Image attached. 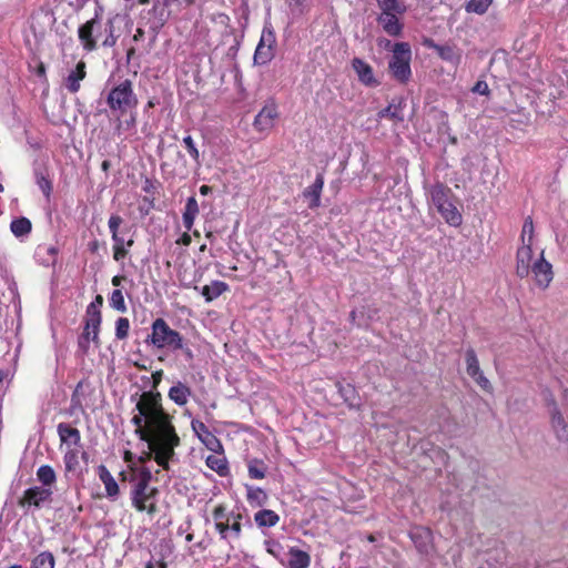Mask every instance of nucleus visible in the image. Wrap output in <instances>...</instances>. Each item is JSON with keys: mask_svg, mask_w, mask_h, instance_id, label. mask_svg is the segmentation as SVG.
<instances>
[{"mask_svg": "<svg viewBox=\"0 0 568 568\" xmlns=\"http://www.w3.org/2000/svg\"><path fill=\"white\" fill-rule=\"evenodd\" d=\"M520 241L521 243L534 244V221L531 216H527L524 221Z\"/></svg>", "mask_w": 568, "mask_h": 568, "instance_id": "obj_41", "label": "nucleus"}, {"mask_svg": "<svg viewBox=\"0 0 568 568\" xmlns=\"http://www.w3.org/2000/svg\"><path fill=\"white\" fill-rule=\"evenodd\" d=\"M135 409L138 414L133 415L131 423L135 426V435L148 444V458L153 457L160 467L169 470L181 439L172 423V416L162 406L161 394L153 390L142 393ZM145 459L144 456L139 457L140 463Z\"/></svg>", "mask_w": 568, "mask_h": 568, "instance_id": "obj_1", "label": "nucleus"}, {"mask_svg": "<svg viewBox=\"0 0 568 568\" xmlns=\"http://www.w3.org/2000/svg\"><path fill=\"white\" fill-rule=\"evenodd\" d=\"M484 390L491 392L490 382L480 372L477 376L471 377Z\"/></svg>", "mask_w": 568, "mask_h": 568, "instance_id": "obj_53", "label": "nucleus"}, {"mask_svg": "<svg viewBox=\"0 0 568 568\" xmlns=\"http://www.w3.org/2000/svg\"><path fill=\"white\" fill-rule=\"evenodd\" d=\"M351 321L354 325H357V326H363L365 325L366 323L362 322V321H358V311H352L351 312Z\"/></svg>", "mask_w": 568, "mask_h": 568, "instance_id": "obj_60", "label": "nucleus"}, {"mask_svg": "<svg viewBox=\"0 0 568 568\" xmlns=\"http://www.w3.org/2000/svg\"><path fill=\"white\" fill-rule=\"evenodd\" d=\"M109 304L113 310L120 313H125L128 311L123 293L120 288L113 290L109 298Z\"/></svg>", "mask_w": 568, "mask_h": 568, "instance_id": "obj_38", "label": "nucleus"}, {"mask_svg": "<svg viewBox=\"0 0 568 568\" xmlns=\"http://www.w3.org/2000/svg\"><path fill=\"white\" fill-rule=\"evenodd\" d=\"M183 144L187 150L190 156L194 160L196 164H200V152L195 145V142L191 135H186L183 138Z\"/></svg>", "mask_w": 568, "mask_h": 568, "instance_id": "obj_46", "label": "nucleus"}, {"mask_svg": "<svg viewBox=\"0 0 568 568\" xmlns=\"http://www.w3.org/2000/svg\"><path fill=\"white\" fill-rule=\"evenodd\" d=\"M133 458H134V456H133V454H132L130 450H125V452H124V454H123V460H124L125 463H128V464H129V466H130V465H136V464L133 462Z\"/></svg>", "mask_w": 568, "mask_h": 568, "instance_id": "obj_61", "label": "nucleus"}, {"mask_svg": "<svg viewBox=\"0 0 568 568\" xmlns=\"http://www.w3.org/2000/svg\"><path fill=\"white\" fill-rule=\"evenodd\" d=\"M192 2H193V0H165V6H168V7H172V6L186 7V6L191 4Z\"/></svg>", "mask_w": 568, "mask_h": 568, "instance_id": "obj_57", "label": "nucleus"}, {"mask_svg": "<svg viewBox=\"0 0 568 568\" xmlns=\"http://www.w3.org/2000/svg\"><path fill=\"white\" fill-rule=\"evenodd\" d=\"M162 377H163V371L162 369H159V371H156V372H154L152 374V387L153 388H158V386L162 382Z\"/></svg>", "mask_w": 568, "mask_h": 568, "instance_id": "obj_58", "label": "nucleus"}, {"mask_svg": "<svg viewBox=\"0 0 568 568\" xmlns=\"http://www.w3.org/2000/svg\"><path fill=\"white\" fill-rule=\"evenodd\" d=\"M122 222H123V220L120 215L113 214L110 216V219L108 221V226L112 234V237L121 235L119 232V227L122 224Z\"/></svg>", "mask_w": 568, "mask_h": 568, "instance_id": "obj_51", "label": "nucleus"}, {"mask_svg": "<svg viewBox=\"0 0 568 568\" xmlns=\"http://www.w3.org/2000/svg\"><path fill=\"white\" fill-rule=\"evenodd\" d=\"M410 539L415 547L422 555H430L433 551L432 532L424 527L414 528L410 534Z\"/></svg>", "mask_w": 568, "mask_h": 568, "instance_id": "obj_16", "label": "nucleus"}, {"mask_svg": "<svg viewBox=\"0 0 568 568\" xmlns=\"http://www.w3.org/2000/svg\"><path fill=\"white\" fill-rule=\"evenodd\" d=\"M180 349L183 351L187 361H191L193 358V352L190 347L183 345V348Z\"/></svg>", "mask_w": 568, "mask_h": 568, "instance_id": "obj_64", "label": "nucleus"}, {"mask_svg": "<svg viewBox=\"0 0 568 568\" xmlns=\"http://www.w3.org/2000/svg\"><path fill=\"white\" fill-rule=\"evenodd\" d=\"M192 395L191 388L183 382L178 381L171 386L168 397L178 406H185Z\"/></svg>", "mask_w": 568, "mask_h": 568, "instance_id": "obj_21", "label": "nucleus"}, {"mask_svg": "<svg viewBox=\"0 0 568 568\" xmlns=\"http://www.w3.org/2000/svg\"><path fill=\"white\" fill-rule=\"evenodd\" d=\"M130 475L121 471L122 480H128L131 485L130 499L131 505L138 511H145L153 516L156 511V496L159 489L151 486L153 475L145 466L130 465L128 466Z\"/></svg>", "mask_w": 568, "mask_h": 568, "instance_id": "obj_2", "label": "nucleus"}, {"mask_svg": "<svg viewBox=\"0 0 568 568\" xmlns=\"http://www.w3.org/2000/svg\"><path fill=\"white\" fill-rule=\"evenodd\" d=\"M229 290V285L222 281H213L210 285L202 287V295L206 302H212Z\"/></svg>", "mask_w": 568, "mask_h": 568, "instance_id": "obj_30", "label": "nucleus"}, {"mask_svg": "<svg viewBox=\"0 0 568 568\" xmlns=\"http://www.w3.org/2000/svg\"><path fill=\"white\" fill-rule=\"evenodd\" d=\"M248 476L253 479H263L267 473L266 464L257 458H253L247 463Z\"/></svg>", "mask_w": 568, "mask_h": 568, "instance_id": "obj_33", "label": "nucleus"}, {"mask_svg": "<svg viewBox=\"0 0 568 568\" xmlns=\"http://www.w3.org/2000/svg\"><path fill=\"white\" fill-rule=\"evenodd\" d=\"M102 29V22L97 18L87 21L79 28V39L85 51L90 52L97 48Z\"/></svg>", "mask_w": 568, "mask_h": 568, "instance_id": "obj_10", "label": "nucleus"}, {"mask_svg": "<svg viewBox=\"0 0 568 568\" xmlns=\"http://www.w3.org/2000/svg\"><path fill=\"white\" fill-rule=\"evenodd\" d=\"M290 13L293 18H298L308 12L311 8L310 0H285Z\"/></svg>", "mask_w": 568, "mask_h": 568, "instance_id": "obj_35", "label": "nucleus"}, {"mask_svg": "<svg viewBox=\"0 0 568 568\" xmlns=\"http://www.w3.org/2000/svg\"><path fill=\"white\" fill-rule=\"evenodd\" d=\"M403 109H404V100L403 99H399L397 101L393 100L385 109L381 110L377 115L379 119L387 118L395 122H403L404 121Z\"/></svg>", "mask_w": 568, "mask_h": 568, "instance_id": "obj_24", "label": "nucleus"}, {"mask_svg": "<svg viewBox=\"0 0 568 568\" xmlns=\"http://www.w3.org/2000/svg\"><path fill=\"white\" fill-rule=\"evenodd\" d=\"M182 219H183V225L186 229V231H191L192 227H193L195 217L184 216L183 215Z\"/></svg>", "mask_w": 568, "mask_h": 568, "instance_id": "obj_59", "label": "nucleus"}, {"mask_svg": "<svg viewBox=\"0 0 568 568\" xmlns=\"http://www.w3.org/2000/svg\"><path fill=\"white\" fill-rule=\"evenodd\" d=\"M246 499L252 507H262L266 504L268 497L264 489L245 485Z\"/></svg>", "mask_w": 568, "mask_h": 568, "instance_id": "obj_31", "label": "nucleus"}, {"mask_svg": "<svg viewBox=\"0 0 568 568\" xmlns=\"http://www.w3.org/2000/svg\"><path fill=\"white\" fill-rule=\"evenodd\" d=\"M232 518H235L234 513H230L227 515L226 520H221L215 523V529L220 534L221 539L229 540V524L232 520Z\"/></svg>", "mask_w": 568, "mask_h": 568, "instance_id": "obj_47", "label": "nucleus"}, {"mask_svg": "<svg viewBox=\"0 0 568 568\" xmlns=\"http://www.w3.org/2000/svg\"><path fill=\"white\" fill-rule=\"evenodd\" d=\"M113 241V258L121 262L129 254V248L134 244L133 239L125 240L122 235L112 237Z\"/></svg>", "mask_w": 568, "mask_h": 568, "instance_id": "obj_27", "label": "nucleus"}, {"mask_svg": "<svg viewBox=\"0 0 568 568\" xmlns=\"http://www.w3.org/2000/svg\"><path fill=\"white\" fill-rule=\"evenodd\" d=\"M85 63L79 61L73 70L64 79V85L70 93H77L80 90V83L85 78Z\"/></svg>", "mask_w": 568, "mask_h": 568, "instance_id": "obj_20", "label": "nucleus"}, {"mask_svg": "<svg viewBox=\"0 0 568 568\" xmlns=\"http://www.w3.org/2000/svg\"><path fill=\"white\" fill-rule=\"evenodd\" d=\"M54 557L50 551L40 552L31 564V568H54Z\"/></svg>", "mask_w": 568, "mask_h": 568, "instance_id": "obj_37", "label": "nucleus"}, {"mask_svg": "<svg viewBox=\"0 0 568 568\" xmlns=\"http://www.w3.org/2000/svg\"><path fill=\"white\" fill-rule=\"evenodd\" d=\"M379 14L376 20L383 31L390 37H399L404 24L400 17L407 11V6L403 0H376Z\"/></svg>", "mask_w": 568, "mask_h": 568, "instance_id": "obj_4", "label": "nucleus"}, {"mask_svg": "<svg viewBox=\"0 0 568 568\" xmlns=\"http://www.w3.org/2000/svg\"><path fill=\"white\" fill-rule=\"evenodd\" d=\"M215 455H209L205 459L206 466L216 471L220 476H226L229 473V464L223 453H214Z\"/></svg>", "mask_w": 568, "mask_h": 568, "instance_id": "obj_28", "label": "nucleus"}, {"mask_svg": "<svg viewBox=\"0 0 568 568\" xmlns=\"http://www.w3.org/2000/svg\"><path fill=\"white\" fill-rule=\"evenodd\" d=\"M242 515L235 514V518H232V520L229 524V540H226L229 544L233 540H237L241 537L242 534V524H241Z\"/></svg>", "mask_w": 568, "mask_h": 568, "instance_id": "obj_40", "label": "nucleus"}, {"mask_svg": "<svg viewBox=\"0 0 568 568\" xmlns=\"http://www.w3.org/2000/svg\"><path fill=\"white\" fill-rule=\"evenodd\" d=\"M101 325V312L98 310L95 303H90L87 307V321L84 332L79 338V347L83 351L88 349L89 342L92 339L95 344L99 343V328Z\"/></svg>", "mask_w": 568, "mask_h": 568, "instance_id": "obj_9", "label": "nucleus"}, {"mask_svg": "<svg viewBox=\"0 0 568 568\" xmlns=\"http://www.w3.org/2000/svg\"><path fill=\"white\" fill-rule=\"evenodd\" d=\"M352 67L357 74V78L361 83L366 87H377L379 82L376 80L374 75L373 68L359 58H354L352 60Z\"/></svg>", "mask_w": 568, "mask_h": 568, "instance_id": "obj_18", "label": "nucleus"}, {"mask_svg": "<svg viewBox=\"0 0 568 568\" xmlns=\"http://www.w3.org/2000/svg\"><path fill=\"white\" fill-rule=\"evenodd\" d=\"M105 102L113 115L124 116L128 112L134 111L139 100L132 81L124 79L114 83L105 94Z\"/></svg>", "mask_w": 568, "mask_h": 568, "instance_id": "obj_3", "label": "nucleus"}, {"mask_svg": "<svg viewBox=\"0 0 568 568\" xmlns=\"http://www.w3.org/2000/svg\"><path fill=\"white\" fill-rule=\"evenodd\" d=\"M466 366L467 374L470 377L477 376L481 372L476 353L471 348L466 352Z\"/></svg>", "mask_w": 568, "mask_h": 568, "instance_id": "obj_39", "label": "nucleus"}, {"mask_svg": "<svg viewBox=\"0 0 568 568\" xmlns=\"http://www.w3.org/2000/svg\"><path fill=\"white\" fill-rule=\"evenodd\" d=\"M10 230L16 237L27 236L31 232V222L27 217H19L11 222Z\"/></svg>", "mask_w": 568, "mask_h": 568, "instance_id": "obj_34", "label": "nucleus"}, {"mask_svg": "<svg viewBox=\"0 0 568 568\" xmlns=\"http://www.w3.org/2000/svg\"><path fill=\"white\" fill-rule=\"evenodd\" d=\"M264 546H265V549L266 551L272 555L274 558L276 559H281V551L283 549V547L281 546V544L276 540H273V539H267L264 541Z\"/></svg>", "mask_w": 568, "mask_h": 568, "instance_id": "obj_48", "label": "nucleus"}, {"mask_svg": "<svg viewBox=\"0 0 568 568\" xmlns=\"http://www.w3.org/2000/svg\"><path fill=\"white\" fill-rule=\"evenodd\" d=\"M99 479L104 485L105 497L115 501L120 496V487L110 470L104 465H99L97 468Z\"/></svg>", "mask_w": 568, "mask_h": 568, "instance_id": "obj_17", "label": "nucleus"}, {"mask_svg": "<svg viewBox=\"0 0 568 568\" xmlns=\"http://www.w3.org/2000/svg\"><path fill=\"white\" fill-rule=\"evenodd\" d=\"M324 186L323 174H317L312 185L303 191V196L310 200L308 207L316 209L321 204V194Z\"/></svg>", "mask_w": 568, "mask_h": 568, "instance_id": "obj_22", "label": "nucleus"}, {"mask_svg": "<svg viewBox=\"0 0 568 568\" xmlns=\"http://www.w3.org/2000/svg\"><path fill=\"white\" fill-rule=\"evenodd\" d=\"M549 415L550 428L560 443H568V423L561 410H555Z\"/></svg>", "mask_w": 568, "mask_h": 568, "instance_id": "obj_19", "label": "nucleus"}, {"mask_svg": "<svg viewBox=\"0 0 568 568\" xmlns=\"http://www.w3.org/2000/svg\"><path fill=\"white\" fill-rule=\"evenodd\" d=\"M450 189L443 183H435L428 189L432 205L436 207L446 223L452 226H459L463 222V216L450 201Z\"/></svg>", "mask_w": 568, "mask_h": 568, "instance_id": "obj_5", "label": "nucleus"}, {"mask_svg": "<svg viewBox=\"0 0 568 568\" xmlns=\"http://www.w3.org/2000/svg\"><path fill=\"white\" fill-rule=\"evenodd\" d=\"M144 34H145L144 30L141 29V28H138L135 33H134V36H133V41L134 42L142 41L143 38H144Z\"/></svg>", "mask_w": 568, "mask_h": 568, "instance_id": "obj_62", "label": "nucleus"}, {"mask_svg": "<svg viewBox=\"0 0 568 568\" xmlns=\"http://www.w3.org/2000/svg\"><path fill=\"white\" fill-rule=\"evenodd\" d=\"M197 214H199L197 201L195 200V197L191 196L186 201L183 215L184 216L196 217Z\"/></svg>", "mask_w": 568, "mask_h": 568, "instance_id": "obj_50", "label": "nucleus"}, {"mask_svg": "<svg viewBox=\"0 0 568 568\" xmlns=\"http://www.w3.org/2000/svg\"><path fill=\"white\" fill-rule=\"evenodd\" d=\"M491 4L493 0H469L465 4V10L468 13H476L483 16L488 11Z\"/></svg>", "mask_w": 568, "mask_h": 568, "instance_id": "obj_36", "label": "nucleus"}, {"mask_svg": "<svg viewBox=\"0 0 568 568\" xmlns=\"http://www.w3.org/2000/svg\"><path fill=\"white\" fill-rule=\"evenodd\" d=\"M37 480L40 487L53 489L57 483V474L50 465H42L37 469Z\"/></svg>", "mask_w": 568, "mask_h": 568, "instance_id": "obj_26", "label": "nucleus"}, {"mask_svg": "<svg viewBox=\"0 0 568 568\" xmlns=\"http://www.w3.org/2000/svg\"><path fill=\"white\" fill-rule=\"evenodd\" d=\"M129 113H130V118L124 121L121 120L122 116L114 115L115 116L114 130L118 134H120L122 130H129L135 125V115L133 114V111H131Z\"/></svg>", "mask_w": 568, "mask_h": 568, "instance_id": "obj_45", "label": "nucleus"}, {"mask_svg": "<svg viewBox=\"0 0 568 568\" xmlns=\"http://www.w3.org/2000/svg\"><path fill=\"white\" fill-rule=\"evenodd\" d=\"M473 91L481 95H487L489 93V88L485 81H477L473 88Z\"/></svg>", "mask_w": 568, "mask_h": 568, "instance_id": "obj_56", "label": "nucleus"}, {"mask_svg": "<svg viewBox=\"0 0 568 568\" xmlns=\"http://www.w3.org/2000/svg\"><path fill=\"white\" fill-rule=\"evenodd\" d=\"M124 281V276L122 275H115L112 277L111 283L114 287L121 286L122 282Z\"/></svg>", "mask_w": 568, "mask_h": 568, "instance_id": "obj_63", "label": "nucleus"}, {"mask_svg": "<svg viewBox=\"0 0 568 568\" xmlns=\"http://www.w3.org/2000/svg\"><path fill=\"white\" fill-rule=\"evenodd\" d=\"M254 521L260 527H274L280 521V516L271 509H262L255 513L254 515Z\"/></svg>", "mask_w": 568, "mask_h": 568, "instance_id": "obj_29", "label": "nucleus"}, {"mask_svg": "<svg viewBox=\"0 0 568 568\" xmlns=\"http://www.w3.org/2000/svg\"><path fill=\"white\" fill-rule=\"evenodd\" d=\"M53 495V489L43 488L40 486H33L28 488L22 499L20 500V506L24 507L28 506H34L37 508H40L42 504L51 500V497Z\"/></svg>", "mask_w": 568, "mask_h": 568, "instance_id": "obj_15", "label": "nucleus"}, {"mask_svg": "<svg viewBox=\"0 0 568 568\" xmlns=\"http://www.w3.org/2000/svg\"><path fill=\"white\" fill-rule=\"evenodd\" d=\"M530 274H532L535 283L539 288L546 290L550 285L554 278L552 265L546 261L544 250L539 251Z\"/></svg>", "mask_w": 568, "mask_h": 568, "instance_id": "obj_11", "label": "nucleus"}, {"mask_svg": "<svg viewBox=\"0 0 568 568\" xmlns=\"http://www.w3.org/2000/svg\"><path fill=\"white\" fill-rule=\"evenodd\" d=\"M150 342L156 348H168L172 352L183 348L182 335L172 329L169 324L161 317L156 318L151 325Z\"/></svg>", "mask_w": 568, "mask_h": 568, "instance_id": "obj_6", "label": "nucleus"}, {"mask_svg": "<svg viewBox=\"0 0 568 568\" xmlns=\"http://www.w3.org/2000/svg\"><path fill=\"white\" fill-rule=\"evenodd\" d=\"M437 52L443 60L449 61L452 63L457 64L460 60V54H458L454 48L449 45L437 47Z\"/></svg>", "mask_w": 568, "mask_h": 568, "instance_id": "obj_42", "label": "nucleus"}, {"mask_svg": "<svg viewBox=\"0 0 568 568\" xmlns=\"http://www.w3.org/2000/svg\"><path fill=\"white\" fill-rule=\"evenodd\" d=\"M36 182L39 186V189L42 191L43 195L49 199L51 191H52V184L51 181L45 176L43 172H36Z\"/></svg>", "mask_w": 568, "mask_h": 568, "instance_id": "obj_43", "label": "nucleus"}, {"mask_svg": "<svg viewBox=\"0 0 568 568\" xmlns=\"http://www.w3.org/2000/svg\"><path fill=\"white\" fill-rule=\"evenodd\" d=\"M278 116L277 105L274 101H268L254 119L255 130L263 132L272 129Z\"/></svg>", "mask_w": 568, "mask_h": 568, "instance_id": "obj_14", "label": "nucleus"}, {"mask_svg": "<svg viewBox=\"0 0 568 568\" xmlns=\"http://www.w3.org/2000/svg\"><path fill=\"white\" fill-rule=\"evenodd\" d=\"M130 322L126 317H119L115 322V337L125 339L129 335Z\"/></svg>", "mask_w": 568, "mask_h": 568, "instance_id": "obj_44", "label": "nucleus"}, {"mask_svg": "<svg viewBox=\"0 0 568 568\" xmlns=\"http://www.w3.org/2000/svg\"><path fill=\"white\" fill-rule=\"evenodd\" d=\"M341 392L343 396L345 397V400L348 402L349 406H356L358 405V402L355 400L354 389L349 386L347 388H341Z\"/></svg>", "mask_w": 568, "mask_h": 568, "instance_id": "obj_54", "label": "nucleus"}, {"mask_svg": "<svg viewBox=\"0 0 568 568\" xmlns=\"http://www.w3.org/2000/svg\"><path fill=\"white\" fill-rule=\"evenodd\" d=\"M276 37L271 23H265L262 30L261 39L255 49L254 63L258 65L267 64L275 55Z\"/></svg>", "mask_w": 568, "mask_h": 568, "instance_id": "obj_8", "label": "nucleus"}, {"mask_svg": "<svg viewBox=\"0 0 568 568\" xmlns=\"http://www.w3.org/2000/svg\"><path fill=\"white\" fill-rule=\"evenodd\" d=\"M63 464L65 476L68 474L80 475L79 452L77 449H68L63 455Z\"/></svg>", "mask_w": 568, "mask_h": 568, "instance_id": "obj_32", "label": "nucleus"}, {"mask_svg": "<svg viewBox=\"0 0 568 568\" xmlns=\"http://www.w3.org/2000/svg\"><path fill=\"white\" fill-rule=\"evenodd\" d=\"M544 402L547 407L548 414H551L555 410H561L551 392H549V390L544 392Z\"/></svg>", "mask_w": 568, "mask_h": 568, "instance_id": "obj_49", "label": "nucleus"}, {"mask_svg": "<svg viewBox=\"0 0 568 568\" xmlns=\"http://www.w3.org/2000/svg\"><path fill=\"white\" fill-rule=\"evenodd\" d=\"M290 560L288 568H308L311 565V556L296 547H291L288 550Z\"/></svg>", "mask_w": 568, "mask_h": 568, "instance_id": "obj_25", "label": "nucleus"}, {"mask_svg": "<svg viewBox=\"0 0 568 568\" xmlns=\"http://www.w3.org/2000/svg\"><path fill=\"white\" fill-rule=\"evenodd\" d=\"M410 45L407 42L395 43L388 62L389 71L395 80L406 83L410 79Z\"/></svg>", "mask_w": 568, "mask_h": 568, "instance_id": "obj_7", "label": "nucleus"}, {"mask_svg": "<svg viewBox=\"0 0 568 568\" xmlns=\"http://www.w3.org/2000/svg\"><path fill=\"white\" fill-rule=\"evenodd\" d=\"M191 427L201 443L213 453H223V445L221 440L207 428V426L199 420L193 419L191 422Z\"/></svg>", "mask_w": 568, "mask_h": 568, "instance_id": "obj_12", "label": "nucleus"}, {"mask_svg": "<svg viewBox=\"0 0 568 568\" xmlns=\"http://www.w3.org/2000/svg\"><path fill=\"white\" fill-rule=\"evenodd\" d=\"M227 513H226V508L224 505H217L214 510H213V519L215 523L217 521H221V520H226L227 518Z\"/></svg>", "mask_w": 568, "mask_h": 568, "instance_id": "obj_52", "label": "nucleus"}, {"mask_svg": "<svg viewBox=\"0 0 568 568\" xmlns=\"http://www.w3.org/2000/svg\"><path fill=\"white\" fill-rule=\"evenodd\" d=\"M534 244L521 243L516 254V274L520 277H527L530 274L535 258Z\"/></svg>", "mask_w": 568, "mask_h": 568, "instance_id": "obj_13", "label": "nucleus"}, {"mask_svg": "<svg viewBox=\"0 0 568 568\" xmlns=\"http://www.w3.org/2000/svg\"><path fill=\"white\" fill-rule=\"evenodd\" d=\"M60 440L67 445L78 446L81 440V435L78 428L72 427L67 423H60L57 427Z\"/></svg>", "mask_w": 568, "mask_h": 568, "instance_id": "obj_23", "label": "nucleus"}, {"mask_svg": "<svg viewBox=\"0 0 568 568\" xmlns=\"http://www.w3.org/2000/svg\"><path fill=\"white\" fill-rule=\"evenodd\" d=\"M104 31L108 32L105 39L102 41V45L104 47H112L115 44V38L112 33V27L111 26H106L104 27Z\"/></svg>", "mask_w": 568, "mask_h": 568, "instance_id": "obj_55", "label": "nucleus"}]
</instances>
